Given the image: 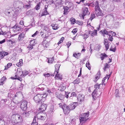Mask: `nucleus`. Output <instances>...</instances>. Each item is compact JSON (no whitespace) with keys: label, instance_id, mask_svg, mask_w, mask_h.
<instances>
[{"label":"nucleus","instance_id":"1","mask_svg":"<svg viewBox=\"0 0 125 125\" xmlns=\"http://www.w3.org/2000/svg\"><path fill=\"white\" fill-rule=\"evenodd\" d=\"M47 96V95L46 94H38L34 97L33 99L35 102L38 104H41L42 102L45 101Z\"/></svg>","mask_w":125,"mask_h":125},{"label":"nucleus","instance_id":"2","mask_svg":"<svg viewBox=\"0 0 125 125\" xmlns=\"http://www.w3.org/2000/svg\"><path fill=\"white\" fill-rule=\"evenodd\" d=\"M101 84H96L94 86V88H95L92 94V96L93 98L95 99L96 97L99 96L102 94V92L98 90L100 88V85Z\"/></svg>","mask_w":125,"mask_h":125},{"label":"nucleus","instance_id":"3","mask_svg":"<svg viewBox=\"0 0 125 125\" xmlns=\"http://www.w3.org/2000/svg\"><path fill=\"white\" fill-rule=\"evenodd\" d=\"M89 114V112L81 114L79 119L80 123H83L86 122L88 119L87 118Z\"/></svg>","mask_w":125,"mask_h":125},{"label":"nucleus","instance_id":"4","mask_svg":"<svg viewBox=\"0 0 125 125\" xmlns=\"http://www.w3.org/2000/svg\"><path fill=\"white\" fill-rule=\"evenodd\" d=\"M97 5L95 7V12L96 15L97 17L102 16L103 14L102 11L100 10L99 7V4L98 1H96Z\"/></svg>","mask_w":125,"mask_h":125},{"label":"nucleus","instance_id":"5","mask_svg":"<svg viewBox=\"0 0 125 125\" xmlns=\"http://www.w3.org/2000/svg\"><path fill=\"white\" fill-rule=\"evenodd\" d=\"M28 102L25 101H23L21 102L20 105L21 109L23 111H25L27 108V105Z\"/></svg>","mask_w":125,"mask_h":125},{"label":"nucleus","instance_id":"6","mask_svg":"<svg viewBox=\"0 0 125 125\" xmlns=\"http://www.w3.org/2000/svg\"><path fill=\"white\" fill-rule=\"evenodd\" d=\"M63 104L62 109L63 110L64 113L65 115H67L69 113L70 111L68 106L64 103H63Z\"/></svg>","mask_w":125,"mask_h":125},{"label":"nucleus","instance_id":"7","mask_svg":"<svg viewBox=\"0 0 125 125\" xmlns=\"http://www.w3.org/2000/svg\"><path fill=\"white\" fill-rule=\"evenodd\" d=\"M15 120L18 123H21L23 121V119L21 116L19 115H13Z\"/></svg>","mask_w":125,"mask_h":125},{"label":"nucleus","instance_id":"8","mask_svg":"<svg viewBox=\"0 0 125 125\" xmlns=\"http://www.w3.org/2000/svg\"><path fill=\"white\" fill-rule=\"evenodd\" d=\"M36 43V42L35 40L31 41L30 42V46L28 47V48L29 50H31L33 48V47Z\"/></svg>","mask_w":125,"mask_h":125},{"label":"nucleus","instance_id":"9","mask_svg":"<svg viewBox=\"0 0 125 125\" xmlns=\"http://www.w3.org/2000/svg\"><path fill=\"white\" fill-rule=\"evenodd\" d=\"M78 105V103L77 102H74L71 105H68L69 107V109L70 111L73 110L75 109L76 106Z\"/></svg>","mask_w":125,"mask_h":125},{"label":"nucleus","instance_id":"10","mask_svg":"<svg viewBox=\"0 0 125 125\" xmlns=\"http://www.w3.org/2000/svg\"><path fill=\"white\" fill-rule=\"evenodd\" d=\"M43 115V114H42V113H39L37 115V118H39L42 120H44L46 117L45 115Z\"/></svg>","mask_w":125,"mask_h":125},{"label":"nucleus","instance_id":"11","mask_svg":"<svg viewBox=\"0 0 125 125\" xmlns=\"http://www.w3.org/2000/svg\"><path fill=\"white\" fill-rule=\"evenodd\" d=\"M47 107V105L45 104H42L41 106L39 108L40 112H42L46 110Z\"/></svg>","mask_w":125,"mask_h":125},{"label":"nucleus","instance_id":"12","mask_svg":"<svg viewBox=\"0 0 125 125\" xmlns=\"http://www.w3.org/2000/svg\"><path fill=\"white\" fill-rule=\"evenodd\" d=\"M54 1V4L56 7L61 5L62 3V0H53Z\"/></svg>","mask_w":125,"mask_h":125},{"label":"nucleus","instance_id":"13","mask_svg":"<svg viewBox=\"0 0 125 125\" xmlns=\"http://www.w3.org/2000/svg\"><path fill=\"white\" fill-rule=\"evenodd\" d=\"M84 96L82 94H79L78 96L77 99L78 101L81 102L84 100Z\"/></svg>","mask_w":125,"mask_h":125},{"label":"nucleus","instance_id":"14","mask_svg":"<svg viewBox=\"0 0 125 125\" xmlns=\"http://www.w3.org/2000/svg\"><path fill=\"white\" fill-rule=\"evenodd\" d=\"M61 64L58 63L55 65V70L54 74H56V73H58L59 72V69Z\"/></svg>","mask_w":125,"mask_h":125},{"label":"nucleus","instance_id":"15","mask_svg":"<svg viewBox=\"0 0 125 125\" xmlns=\"http://www.w3.org/2000/svg\"><path fill=\"white\" fill-rule=\"evenodd\" d=\"M8 53L5 52H0V59L3 58L4 57L8 54Z\"/></svg>","mask_w":125,"mask_h":125},{"label":"nucleus","instance_id":"16","mask_svg":"<svg viewBox=\"0 0 125 125\" xmlns=\"http://www.w3.org/2000/svg\"><path fill=\"white\" fill-rule=\"evenodd\" d=\"M47 6L45 5L44 9L43 10H44L42 12V14L41 15L42 16L49 14V13L47 11Z\"/></svg>","mask_w":125,"mask_h":125},{"label":"nucleus","instance_id":"17","mask_svg":"<svg viewBox=\"0 0 125 125\" xmlns=\"http://www.w3.org/2000/svg\"><path fill=\"white\" fill-rule=\"evenodd\" d=\"M97 30H94V31H89V33L92 36L94 37L95 36L97 35Z\"/></svg>","mask_w":125,"mask_h":125},{"label":"nucleus","instance_id":"18","mask_svg":"<svg viewBox=\"0 0 125 125\" xmlns=\"http://www.w3.org/2000/svg\"><path fill=\"white\" fill-rule=\"evenodd\" d=\"M56 74L55 77V79L61 80L62 79V75H60L59 73H56V74Z\"/></svg>","mask_w":125,"mask_h":125},{"label":"nucleus","instance_id":"19","mask_svg":"<svg viewBox=\"0 0 125 125\" xmlns=\"http://www.w3.org/2000/svg\"><path fill=\"white\" fill-rule=\"evenodd\" d=\"M104 44L105 46L106 50H107L108 49L109 47V45L108 44V43L106 39H104Z\"/></svg>","mask_w":125,"mask_h":125},{"label":"nucleus","instance_id":"20","mask_svg":"<svg viewBox=\"0 0 125 125\" xmlns=\"http://www.w3.org/2000/svg\"><path fill=\"white\" fill-rule=\"evenodd\" d=\"M39 87L37 88V90L39 91H43L46 85H41L39 86Z\"/></svg>","mask_w":125,"mask_h":125},{"label":"nucleus","instance_id":"21","mask_svg":"<svg viewBox=\"0 0 125 125\" xmlns=\"http://www.w3.org/2000/svg\"><path fill=\"white\" fill-rule=\"evenodd\" d=\"M83 13L85 15L89 13L88 8L85 7L83 8Z\"/></svg>","mask_w":125,"mask_h":125},{"label":"nucleus","instance_id":"22","mask_svg":"<svg viewBox=\"0 0 125 125\" xmlns=\"http://www.w3.org/2000/svg\"><path fill=\"white\" fill-rule=\"evenodd\" d=\"M23 64L22 60L21 59L19 60V62L16 63V65L18 67H20Z\"/></svg>","mask_w":125,"mask_h":125},{"label":"nucleus","instance_id":"23","mask_svg":"<svg viewBox=\"0 0 125 125\" xmlns=\"http://www.w3.org/2000/svg\"><path fill=\"white\" fill-rule=\"evenodd\" d=\"M36 116H34L33 120L32 122L31 125H37V122L36 121Z\"/></svg>","mask_w":125,"mask_h":125},{"label":"nucleus","instance_id":"24","mask_svg":"<svg viewBox=\"0 0 125 125\" xmlns=\"http://www.w3.org/2000/svg\"><path fill=\"white\" fill-rule=\"evenodd\" d=\"M110 50V51L113 52H115V46L114 44H113L111 46Z\"/></svg>","mask_w":125,"mask_h":125},{"label":"nucleus","instance_id":"25","mask_svg":"<svg viewBox=\"0 0 125 125\" xmlns=\"http://www.w3.org/2000/svg\"><path fill=\"white\" fill-rule=\"evenodd\" d=\"M24 34L23 33H21L19 35V39L20 40H21L23 39L24 36Z\"/></svg>","mask_w":125,"mask_h":125},{"label":"nucleus","instance_id":"26","mask_svg":"<svg viewBox=\"0 0 125 125\" xmlns=\"http://www.w3.org/2000/svg\"><path fill=\"white\" fill-rule=\"evenodd\" d=\"M110 67V65L108 64L107 63L105 64L104 65V67L103 68V69L104 70V72L105 71L106 69H107V68H109Z\"/></svg>","mask_w":125,"mask_h":125},{"label":"nucleus","instance_id":"27","mask_svg":"<svg viewBox=\"0 0 125 125\" xmlns=\"http://www.w3.org/2000/svg\"><path fill=\"white\" fill-rule=\"evenodd\" d=\"M5 14L9 16H13L14 15V12H7L5 11Z\"/></svg>","mask_w":125,"mask_h":125},{"label":"nucleus","instance_id":"28","mask_svg":"<svg viewBox=\"0 0 125 125\" xmlns=\"http://www.w3.org/2000/svg\"><path fill=\"white\" fill-rule=\"evenodd\" d=\"M81 53H74L73 54V56L75 57L76 58H78L81 55Z\"/></svg>","mask_w":125,"mask_h":125},{"label":"nucleus","instance_id":"29","mask_svg":"<svg viewBox=\"0 0 125 125\" xmlns=\"http://www.w3.org/2000/svg\"><path fill=\"white\" fill-rule=\"evenodd\" d=\"M63 9L64 10V14L65 15L67 14L68 13L67 10L69 9L67 7L65 6L64 7H63Z\"/></svg>","mask_w":125,"mask_h":125},{"label":"nucleus","instance_id":"30","mask_svg":"<svg viewBox=\"0 0 125 125\" xmlns=\"http://www.w3.org/2000/svg\"><path fill=\"white\" fill-rule=\"evenodd\" d=\"M66 4L67 5L66 7H67L69 8H71L72 5V2H66Z\"/></svg>","mask_w":125,"mask_h":125},{"label":"nucleus","instance_id":"31","mask_svg":"<svg viewBox=\"0 0 125 125\" xmlns=\"http://www.w3.org/2000/svg\"><path fill=\"white\" fill-rule=\"evenodd\" d=\"M54 61V58L52 57V58H48V63H52Z\"/></svg>","mask_w":125,"mask_h":125},{"label":"nucleus","instance_id":"32","mask_svg":"<svg viewBox=\"0 0 125 125\" xmlns=\"http://www.w3.org/2000/svg\"><path fill=\"white\" fill-rule=\"evenodd\" d=\"M54 111V107L52 105L51 106L49 111V112L50 113H53Z\"/></svg>","mask_w":125,"mask_h":125},{"label":"nucleus","instance_id":"33","mask_svg":"<svg viewBox=\"0 0 125 125\" xmlns=\"http://www.w3.org/2000/svg\"><path fill=\"white\" fill-rule=\"evenodd\" d=\"M13 28L15 29V30L17 31H20L21 29V28L19 26H17L16 25H15L13 27Z\"/></svg>","mask_w":125,"mask_h":125},{"label":"nucleus","instance_id":"34","mask_svg":"<svg viewBox=\"0 0 125 125\" xmlns=\"http://www.w3.org/2000/svg\"><path fill=\"white\" fill-rule=\"evenodd\" d=\"M57 97L60 100H62L64 98V96L61 94L57 95Z\"/></svg>","mask_w":125,"mask_h":125},{"label":"nucleus","instance_id":"35","mask_svg":"<svg viewBox=\"0 0 125 125\" xmlns=\"http://www.w3.org/2000/svg\"><path fill=\"white\" fill-rule=\"evenodd\" d=\"M77 94L75 92H72L71 94V95L69 97L70 99H72L73 97H76Z\"/></svg>","mask_w":125,"mask_h":125},{"label":"nucleus","instance_id":"36","mask_svg":"<svg viewBox=\"0 0 125 125\" xmlns=\"http://www.w3.org/2000/svg\"><path fill=\"white\" fill-rule=\"evenodd\" d=\"M101 31L102 32L103 34L104 35V34H106V35L110 34L109 33V32H109V31H107L105 29L102 30Z\"/></svg>","mask_w":125,"mask_h":125},{"label":"nucleus","instance_id":"37","mask_svg":"<svg viewBox=\"0 0 125 125\" xmlns=\"http://www.w3.org/2000/svg\"><path fill=\"white\" fill-rule=\"evenodd\" d=\"M12 65V64L11 63H9L7 64V66H5L4 69L5 70H6L8 69L9 68H10Z\"/></svg>","mask_w":125,"mask_h":125},{"label":"nucleus","instance_id":"38","mask_svg":"<svg viewBox=\"0 0 125 125\" xmlns=\"http://www.w3.org/2000/svg\"><path fill=\"white\" fill-rule=\"evenodd\" d=\"M86 66L89 70H90V65L89 61H87V62L86 64Z\"/></svg>","mask_w":125,"mask_h":125},{"label":"nucleus","instance_id":"39","mask_svg":"<svg viewBox=\"0 0 125 125\" xmlns=\"http://www.w3.org/2000/svg\"><path fill=\"white\" fill-rule=\"evenodd\" d=\"M80 82V80L79 78L76 79L75 80L73 81V83L74 84H78Z\"/></svg>","mask_w":125,"mask_h":125},{"label":"nucleus","instance_id":"40","mask_svg":"<svg viewBox=\"0 0 125 125\" xmlns=\"http://www.w3.org/2000/svg\"><path fill=\"white\" fill-rule=\"evenodd\" d=\"M29 113L28 112H25L22 113V115L24 116L27 117L29 115Z\"/></svg>","mask_w":125,"mask_h":125},{"label":"nucleus","instance_id":"41","mask_svg":"<svg viewBox=\"0 0 125 125\" xmlns=\"http://www.w3.org/2000/svg\"><path fill=\"white\" fill-rule=\"evenodd\" d=\"M101 58L102 60H103L105 57H106L107 56L106 54H101Z\"/></svg>","mask_w":125,"mask_h":125},{"label":"nucleus","instance_id":"42","mask_svg":"<svg viewBox=\"0 0 125 125\" xmlns=\"http://www.w3.org/2000/svg\"><path fill=\"white\" fill-rule=\"evenodd\" d=\"M109 37L108 38V39L109 41H112L113 39V38L112 37V36H111V35L109 34Z\"/></svg>","mask_w":125,"mask_h":125},{"label":"nucleus","instance_id":"43","mask_svg":"<svg viewBox=\"0 0 125 125\" xmlns=\"http://www.w3.org/2000/svg\"><path fill=\"white\" fill-rule=\"evenodd\" d=\"M70 20L72 24H74L75 23V20L74 18H71L70 19Z\"/></svg>","mask_w":125,"mask_h":125},{"label":"nucleus","instance_id":"44","mask_svg":"<svg viewBox=\"0 0 125 125\" xmlns=\"http://www.w3.org/2000/svg\"><path fill=\"white\" fill-rule=\"evenodd\" d=\"M85 15L83 13L82 14H80L79 16L81 17V19L83 20L84 19V16Z\"/></svg>","mask_w":125,"mask_h":125},{"label":"nucleus","instance_id":"45","mask_svg":"<svg viewBox=\"0 0 125 125\" xmlns=\"http://www.w3.org/2000/svg\"><path fill=\"white\" fill-rule=\"evenodd\" d=\"M5 11L8 12H14V11L11 8H10V9H7Z\"/></svg>","mask_w":125,"mask_h":125},{"label":"nucleus","instance_id":"46","mask_svg":"<svg viewBox=\"0 0 125 125\" xmlns=\"http://www.w3.org/2000/svg\"><path fill=\"white\" fill-rule=\"evenodd\" d=\"M95 17V14L94 13H92V14L90 18V20L91 21H92L94 18Z\"/></svg>","mask_w":125,"mask_h":125},{"label":"nucleus","instance_id":"47","mask_svg":"<svg viewBox=\"0 0 125 125\" xmlns=\"http://www.w3.org/2000/svg\"><path fill=\"white\" fill-rule=\"evenodd\" d=\"M30 3H29L28 5H25L23 6V7L26 8H28L30 7Z\"/></svg>","mask_w":125,"mask_h":125},{"label":"nucleus","instance_id":"48","mask_svg":"<svg viewBox=\"0 0 125 125\" xmlns=\"http://www.w3.org/2000/svg\"><path fill=\"white\" fill-rule=\"evenodd\" d=\"M95 6H96V5H97L96 2L95 3L92 2L90 3V5L92 7H94L95 6Z\"/></svg>","mask_w":125,"mask_h":125},{"label":"nucleus","instance_id":"49","mask_svg":"<svg viewBox=\"0 0 125 125\" xmlns=\"http://www.w3.org/2000/svg\"><path fill=\"white\" fill-rule=\"evenodd\" d=\"M70 94V93L69 92H65V97H66L67 98H68L69 97V94Z\"/></svg>","mask_w":125,"mask_h":125},{"label":"nucleus","instance_id":"50","mask_svg":"<svg viewBox=\"0 0 125 125\" xmlns=\"http://www.w3.org/2000/svg\"><path fill=\"white\" fill-rule=\"evenodd\" d=\"M6 34V32H3L2 29H0V35H5Z\"/></svg>","mask_w":125,"mask_h":125},{"label":"nucleus","instance_id":"51","mask_svg":"<svg viewBox=\"0 0 125 125\" xmlns=\"http://www.w3.org/2000/svg\"><path fill=\"white\" fill-rule=\"evenodd\" d=\"M54 1L53 0H49L48 2V3L50 5H51L53 3L54 4Z\"/></svg>","mask_w":125,"mask_h":125},{"label":"nucleus","instance_id":"52","mask_svg":"<svg viewBox=\"0 0 125 125\" xmlns=\"http://www.w3.org/2000/svg\"><path fill=\"white\" fill-rule=\"evenodd\" d=\"M100 77L99 76L96 75V77L94 80V81L95 82H96L97 80H98L99 79Z\"/></svg>","mask_w":125,"mask_h":125},{"label":"nucleus","instance_id":"53","mask_svg":"<svg viewBox=\"0 0 125 125\" xmlns=\"http://www.w3.org/2000/svg\"><path fill=\"white\" fill-rule=\"evenodd\" d=\"M77 31V28L73 29L72 31V32L73 33V34H75Z\"/></svg>","mask_w":125,"mask_h":125},{"label":"nucleus","instance_id":"54","mask_svg":"<svg viewBox=\"0 0 125 125\" xmlns=\"http://www.w3.org/2000/svg\"><path fill=\"white\" fill-rule=\"evenodd\" d=\"M52 92H51V91L50 90H48L47 91L46 93H45V94H46L47 95H51L52 94Z\"/></svg>","mask_w":125,"mask_h":125},{"label":"nucleus","instance_id":"55","mask_svg":"<svg viewBox=\"0 0 125 125\" xmlns=\"http://www.w3.org/2000/svg\"><path fill=\"white\" fill-rule=\"evenodd\" d=\"M71 42H67V44L66 45V46H67V48H69V47L70 46V45H71Z\"/></svg>","mask_w":125,"mask_h":125},{"label":"nucleus","instance_id":"56","mask_svg":"<svg viewBox=\"0 0 125 125\" xmlns=\"http://www.w3.org/2000/svg\"><path fill=\"white\" fill-rule=\"evenodd\" d=\"M40 7L38 4H37L36 6L35 7V8L36 10H38L40 8Z\"/></svg>","mask_w":125,"mask_h":125},{"label":"nucleus","instance_id":"57","mask_svg":"<svg viewBox=\"0 0 125 125\" xmlns=\"http://www.w3.org/2000/svg\"><path fill=\"white\" fill-rule=\"evenodd\" d=\"M11 39L12 40V39H10V40H8V41L11 44H13V43L15 42V41H12Z\"/></svg>","mask_w":125,"mask_h":125},{"label":"nucleus","instance_id":"58","mask_svg":"<svg viewBox=\"0 0 125 125\" xmlns=\"http://www.w3.org/2000/svg\"><path fill=\"white\" fill-rule=\"evenodd\" d=\"M44 76L46 77H49L50 76V74L49 73H47L46 74H44Z\"/></svg>","mask_w":125,"mask_h":125},{"label":"nucleus","instance_id":"59","mask_svg":"<svg viewBox=\"0 0 125 125\" xmlns=\"http://www.w3.org/2000/svg\"><path fill=\"white\" fill-rule=\"evenodd\" d=\"M6 78L5 77L3 76L0 80L4 82V81L5 80Z\"/></svg>","mask_w":125,"mask_h":125},{"label":"nucleus","instance_id":"60","mask_svg":"<svg viewBox=\"0 0 125 125\" xmlns=\"http://www.w3.org/2000/svg\"><path fill=\"white\" fill-rule=\"evenodd\" d=\"M63 103H63L62 102V103H59L58 104V105H59V107H61V108H62V106H63Z\"/></svg>","mask_w":125,"mask_h":125},{"label":"nucleus","instance_id":"61","mask_svg":"<svg viewBox=\"0 0 125 125\" xmlns=\"http://www.w3.org/2000/svg\"><path fill=\"white\" fill-rule=\"evenodd\" d=\"M101 75V73L99 71H98V72L97 73V74L96 75L97 76H99V77H100V76Z\"/></svg>","mask_w":125,"mask_h":125},{"label":"nucleus","instance_id":"62","mask_svg":"<svg viewBox=\"0 0 125 125\" xmlns=\"http://www.w3.org/2000/svg\"><path fill=\"white\" fill-rule=\"evenodd\" d=\"M57 28V26H56L55 25H54L52 26V29L54 30H56Z\"/></svg>","mask_w":125,"mask_h":125},{"label":"nucleus","instance_id":"63","mask_svg":"<svg viewBox=\"0 0 125 125\" xmlns=\"http://www.w3.org/2000/svg\"><path fill=\"white\" fill-rule=\"evenodd\" d=\"M24 74L23 76L24 75L25 76L27 74H28V73H27L28 72L26 70L25 71H24Z\"/></svg>","mask_w":125,"mask_h":125},{"label":"nucleus","instance_id":"64","mask_svg":"<svg viewBox=\"0 0 125 125\" xmlns=\"http://www.w3.org/2000/svg\"><path fill=\"white\" fill-rule=\"evenodd\" d=\"M89 37V35L88 34H85L84 35V38H87Z\"/></svg>","mask_w":125,"mask_h":125}]
</instances>
